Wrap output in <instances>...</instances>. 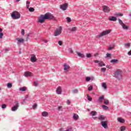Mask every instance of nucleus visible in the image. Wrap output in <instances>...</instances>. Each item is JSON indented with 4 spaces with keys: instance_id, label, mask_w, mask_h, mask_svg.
Returning <instances> with one entry per match:
<instances>
[{
    "instance_id": "f257e3e1",
    "label": "nucleus",
    "mask_w": 131,
    "mask_h": 131,
    "mask_svg": "<svg viewBox=\"0 0 131 131\" xmlns=\"http://www.w3.org/2000/svg\"><path fill=\"white\" fill-rule=\"evenodd\" d=\"M56 17L54 16L53 14L51 13H47L45 14L41 15L38 18V22L39 23L42 24L45 22V20H55Z\"/></svg>"
},
{
    "instance_id": "f03ea898",
    "label": "nucleus",
    "mask_w": 131,
    "mask_h": 131,
    "mask_svg": "<svg viewBox=\"0 0 131 131\" xmlns=\"http://www.w3.org/2000/svg\"><path fill=\"white\" fill-rule=\"evenodd\" d=\"M11 17L12 19H14V20H16L17 19H20L21 17V14L17 11H14L11 14Z\"/></svg>"
},
{
    "instance_id": "7ed1b4c3",
    "label": "nucleus",
    "mask_w": 131,
    "mask_h": 131,
    "mask_svg": "<svg viewBox=\"0 0 131 131\" xmlns=\"http://www.w3.org/2000/svg\"><path fill=\"white\" fill-rule=\"evenodd\" d=\"M111 32V30H106L105 31H103L100 34L98 35L97 36V37L98 38H100V37H102V36H104L105 35H107V34H109Z\"/></svg>"
},
{
    "instance_id": "20e7f679",
    "label": "nucleus",
    "mask_w": 131,
    "mask_h": 131,
    "mask_svg": "<svg viewBox=\"0 0 131 131\" xmlns=\"http://www.w3.org/2000/svg\"><path fill=\"white\" fill-rule=\"evenodd\" d=\"M62 27H59L57 28L55 32H54V36H58V35H60L62 33Z\"/></svg>"
},
{
    "instance_id": "39448f33",
    "label": "nucleus",
    "mask_w": 131,
    "mask_h": 131,
    "mask_svg": "<svg viewBox=\"0 0 131 131\" xmlns=\"http://www.w3.org/2000/svg\"><path fill=\"white\" fill-rule=\"evenodd\" d=\"M115 76L118 79H121L122 78V75L121 74V71H117L115 73Z\"/></svg>"
},
{
    "instance_id": "423d86ee",
    "label": "nucleus",
    "mask_w": 131,
    "mask_h": 131,
    "mask_svg": "<svg viewBox=\"0 0 131 131\" xmlns=\"http://www.w3.org/2000/svg\"><path fill=\"white\" fill-rule=\"evenodd\" d=\"M14 104L15 105L11 108V111L13 112L17 111L18 108H19V102H18V101H15Z\"/></svg>"
},
{
    "instance_id": "0eeeda50",
    "label": "nucleus",
    "mask_w": 131,
    "mask_h": 131,
    "mask_svg": "<svg viewBox=\"0 0 131 131\" xmlns=\"http://www.w3.org/2000/svg\"><path fill=\"white\" fill-rule=\"evenodd\" d=\"M68 7V4L64 3V4L60 5V8L62 11H66L67 10Z\"/></svg>"
},
{
    "instance_id": "6e6552de",
    "label": "nucleus",
    "mask_w": 131,
    "mask_h": 131,
    "mask_svg": "<svg viewBox=\"0 0 131 131\" xmlns=\"http://www.w3.org/2000/svg\"><path fill=\"white\" fill-rule=\"evenodd\" d=\"M103 11L105 13H109L110 12V8L106 6H103Z\"/></svg>"
},
{
    "instance_id": "1a4fd4ad",
    "label": "nucleus",
    "mask_w": 131,
    "mask_h": 131,
    "mask_svg": "<svg viewBox=\"0 0 131 131\" xmlns=\"http://www.w3.org/2000/svg\"><path fill=\"white\" fill-rule=\"evenodd\" d=\"M101 124L104 128H107L108 127V124L107 123V121H101Z\"/></svg>"
},
{
    "instance_id": "9d476101",
    "label": "nucleus",
    "mask_w": 131,
    "mask_h": 131,
    "mask_svg": "<svg viewBox=\"0 0 131 131\" xmlns=\"http://www.w3.org/2000/svg\"><path fill=\"white\" fill-rule=\"evenodd\" d=\"M56 94L57 95H61L62 94V88L61 86H58L56 89Z\"/></svg>"
},
{
    "instance_id": "9b49d317",
    "label": "nucleus",
    "mask_w": 131,
    "mask_h": 131,
    "mask_svg": "<svg viewBox=\"0 0 131 131\" xmlns=\"http://www.w3.org/2000/svg\"><path fill=\"white\" fill-rule=\"evenodd\" d=\"M24 76L26 77H28L29 76H32V73H31L29 71L25 72V74H24Z\"/></svg>"
},
{
    "instance_id": "f8f14e48",
    "label": "nucleus",
    "mask_w": 131,
    "mask_h": 131,
    "mask_svg": "<svg viewBox=\"0 0 131 131\" xmlns=\"http://www.w3.org/2000/svg\"><path fill=\"white\" fill-rule=\"evenodd\" d=\"M36 57H35V55L32 54L31 57V62H36Z\"/></svg>"
},
{
    "instance_id": "ddd939ff",
    "label": "nucleus",
    "mask_w": 131,
    "mask_h": 131,
    "mask_svg": "<svg viewBox=\"0 0 131 131\" xmlns=\"http://www.w3.org/2000/svg\"><path fill=\"white\" fill-rule=\"evenodd\" d=\"M121 26H122V27L123 29H124V30H128V26H127L125 24H123L122 25H121Z\"/></svg>"
},
{
    "instance_id": "4468645a",
    "label": "nucleus",
    "mask_w": 131,
    "mask_h": 131,
    "mask_svg": "<svg viewBox=\"0 0 131 131\" xmlns=\"http://www.w3.org/2000/svg\"><path fill=\"white\" fill-rule=\"evenodd\" d=\"M108 20L110 21H116V20H117V18H116V17H115V16H110L109 18H108Z\"/></svg>"
},
{
    "instance_id": "2eb2a0df",
    "label": "nucleus",
    "mask_w": 131,
    "mask_h": 131,
    "mask_svg": "<svg viewBox=\"0 0 131 131\" xmlns=\"http://www.w3.org/2000/svg\"><path fill=\"white\" fill-rule=\"evenodd\" d=\"M41 115L43 116V117H48V116H49V113L47 112H43L41 113Z\"/></svg>"
},
{
    "instance_id": "dca6fc26",
    "label": "nucleus",
    "mask_w": 131,
    "mask_h": 131,
    "mask_svg": "<svg viewBox=\"0 0 131 131\" xmlns=\"http://www.w3.org/2000/svg\"><path fill=\"white\" fill-rule=\"evenodd\" d=\"M16 40H17L18 42H19V43H23V42H24V39L23 38H17Z\"/></svg>"
},
{
    "instance_id": "f3484780",
    "label": "nucleus",
    "mask_w": 131,
    "mask_h": 131,
    "mask_svg": "<svg viewBox=\"0 0 131 131\" xmlns=\"http://www.w3.org/2000/svg\"><path fill=\"white\" fill-rule=\"evenodd\" d=\"M103 100H104V95H102V96H100L98 98V102H99V103H102V102H103Z\"/></svg>"
},
{
    "instance_id": "a211bd4d",
    "label": "nucleus",
    "mask_w": 131,
    "mask_h": 131,
    "mask_svg": "<svg viewBox=\"0 0 131 131\" xmlns=\"http://www.w3.org/2000/svg\"><path fill=\"white\" fill-rule=\"evenodd\" d=\"M118 121H119L120 123H124V122H125V120L121 118H118Z\"/></svg>"
},
{
    "instance_id": "6ab92c4d",
    "label": "nucleus",
    "mask_w": 131,
    "mask_h": 131,
    "mask_svg": "<svg viewBox=\"0 0 131 131\" xmlns=\"http://www.w3.org/2000/svg\"><path fill=\"white\" fill-rule=\"evenodd\" d=\"M64 67V70H67L70 68V66L69 65L67 64V63H64L63 64Z\"/></svg>"
},
{
    "instance_id": "aec40b11",
    "label": "nucleus",
    "mask_w": 131,
    "mask_h": 131,
    "mask_svg": "<svg viewBox=\"0 0 131 131\" xmlns=\"http://www.w3.org/2000/svg\"><path fill=\"white\" fill-rule=\"evenodd\" d=\"M98 119H99V120H101V121H103V120H105V117L102 115H100L98 117Z\"/></svg>"
},
{
    "instance_id": "412c9836",
    "label": "nucleus",
    "mask_w": 131,
    "mask_h": 131,
    "mask_svg": "<svg viewBox=\"0 0 131 131\" xmlns=\"http://www.w3.org/2000/svg\"><path fill=\"white\" fill-rule=\"evenodd\" d=\"M97 114H98V113L96 111H92L90 113V115H91V116H96Z\"/></svg>"
},
{
    "instance_id": "4be33fe9",
    "label": "nucleus",
    "mask_w": 131,
    "mask_h": 131,
    "mask_svg": "<svg viewBox=\"0 0 131 131\" xmlns=\"http://www.w3.org/2000/svg\"><path fill=\"white\" fill-rule=\"evenodd\" d=\"M77 54L78 57H80V58H85V57L83 54L80 53V52H77Z\"/></svg>"
},
{
    "instance_id": "5701e85b",
    "label": "nucleus",
    "mask_w": 131,
    "mask_h": 131,
    "mask_svg": "<svg viewBox=\"0 0 131 131\" xmlns=\"http://www.w3.org/2000/svg\"><path fill=\"white\" fill-rule=\"evenodd\" d=\"M69 30H70V31H72V32H74V31H76V27H74L70 28L69 29Z\"/></svg>"
},
{
    "instance_id": "b1692460",
    "label": "nucleus",
    "mask_w": 131,
    "mask_h": 131,
    "mask_svg": "<svg viewBox=\"0 0 131 131\" xmlns=\"http://www.w3.org/2000/svg\"><path fill=\"white\" fill-rule=\"evenodd\" d=\"M78 115L76 114H74L73 115V119H74V120H77V119H78Z\"/></svg>"
},
{
    "instance_id": "393cba45",
    "label": "nucleus",
    "mask_w": 131,
    "mask_h": 131,
    "mask_svg": "<svg viewBox=\"0 0 131 131\" xmlns=\"http://www.w3.org/2000/svg\"><path fill=\"white\" fill-rule=\"evenodd\" d=\"M113 49H114V45H110L108 48V51H112V50H113Z\"/></svg>"
},
{
    "instance_id": "a878e982",
    "label": "nucleus",
    "mask_w": 131,
    "mask_h": 131,
    "mask_svg": "<svg viewBox=\"0 0 131 131\" xmlns=\"http://www.w3.org/2000/svg\"><path fill=\"white\" fill-rule=\"evenodd\" d=\"M111 63H113L114 64L118 63V59H112L111 60Z\"/></svg>"
},
{
    "instance_id": "bb28decb",
    "label": "nucleus",
    "mask_w": 131,
    "mask_h": 131,
    "mask_svg": "<svg viewBox=\"0 0 131 131\" xmlns=\"http://www.w3.org/2000/svg\"><path fill=\"white\" fill-rule=\"evenodd\" d=\"M102 107L104 110H108L109 109V107L105 105H102Z\"/></svg>"
},
{
    "instance_id": "cd10ccee",
    "label": "nucleus",
    "mask_w": 131,
    "mask_h": 131,
    "mask_svg": "<svg viewBox=\"0 0 131 131\" xmlns=\"http://www.w3.org/2000/svg\"><path fill=\"white\" fill-rule=\"evenodd\" d=\"M19 91H20V92H25V91H26V88L25 87H22L19 88Z\"/></svg>"
},
{
    "instance_id": "c85d7f7f",
    "label": "nucleus",
    "mask_w": 131,
    "mask_h": 131,
    "mask_svg": "<svg viewBox=\"0 0 131 131\" xmlns=\"http://www.w3.org/2000/svg\"><path fill=\"white\" fill-rule=\"evenodd\" d=\"M120 131H124L125 130V126H122L120 127Z\"/></svg>"
},
{
    "instance_id": "c756f323",
    "label": "nucleus",
    "mask_w": 131,
    "mask_h": 131,
    "mask_svg": "<svg viewBox=\"0 0 131 131\" xmlns=\"http://www.w3.org/2000/svg\"><path fill=\"white\" fill-rule=\"evenodd\" d=\"M29 5H30V2L27 1L26 7H27V9H29Z\"/></svg>"
},
{
    "instance_id": "7c9ffc66",
    "label": "nucleus",
    "mask_w": 131,
    "mask_h": 131,
    "mask_svg": "<svg viewBox=\"0 0 131 131\" xmlns=\"http://www.w3.org/2000/svg\"><path fill=\"white\" fill-rule=\"evenodd\" d=\"M78 92H79V91L77 89H75V90H73V94H78Z\"/></svg>"
},
{
    "instance_id": "2f4dec72",
    "label": "nucleus",
    "mask_w": 131,
    "mask_h": 131,
    "mask_svg": "<svg viewBox=\"0 0 131 131\" xmlns=\"http://www.w3.org/2000/svg\"><path fill=\"white\" fill-rule=\"evenodd\" d=\"M1 107L2 108V109H6V108H7V104H3L2 105Z\"/></svg>"
},
{
    "instance_id": "473e14b6",
    "label": "nucleus",
    "mask_w": 131,
    "mask_h": 131,
    "mask_svg": "<svg viewBox=\"0 0 131 131\" xmlns=\"http://www.w3.org/2000/svg\"><path fill=\"white\" fill-rule=\"evenodd\" d=\"M29 12H34V8L33 7H30L29 8Z\"/></svg>"
},
{
    "instance_id": "72a5a7b5",
    "label": "nucleus",
    "mask_w": 131,
    "mask_h": 131,
    "mask_svg": "<svg viewBox=\"0 0 131 131\" xmlns=\"http://www.w3.org/2000/svg\"><path fill=\"white\" fill-rule=\"evenodd\" d=\"M104 104H105V105H108V104H109V100L107 99L104 100Z\"/></svg>"
},
{
    "instance_id": "f704fd0d",
    "label": "nucleus",
    "mask_w": 131,
    "mask_h": 131,
    "mask_svg": "<svg viewBox=\"0 0 131 131\" xmlns=\"http://www.w3.org/2000/svg\"><path fill=\"white\" fill-rule=\"evenodd\" d=\"M12 83H8V84H7V88H8V89H11V88H12Z\"/></svg>"
},
{
    "instance_id": "c9c22d12",
    "label": "nucleus",
    "mask_w": 131,
    "mask_h": 131,
    "mask_svg": "<svg viewBox=\"0 0 131 131\" xmlns=\"http://www.w3.org/2000/svg\"><path fill=\"white\" fill-rule=\"evenodd\" d=\"M119 20V23L120 24V25H122L123 24H124V23H123V22L122 21V20L120 19H118Z\"/></svg>"
},
{
    "instance_id": "e433bc0d",
    "label": "nucleus",
    "mask_w": 131,
    "mask_h": 131,
    "mask_svg": "<svg viewBox=\"0 0 131 131\" xmlns=\"http://www.w3.org/2000/svg\"><path fill=\"white\" fill-rule=\"evenodd\" d=\"M92 78H91L90 77H86L85 78V80L86 81H90V80H91Z\"/></svg>"
},
{
    "instance_id": "4c0bfd02",
    "label": "nucleus",
    "mask_w": 131,
    "mask_h": 131,
    "mask_svg": "<svg viewBox=\"0 0 131 131\" xmlns=\"http://www.w3.org/2000/svg\"><path fill=\"white\" fill-rule=\"evenodd\" d=\"M88 91H89L90 92H91V91H93V85H90L88 88Z\"/></svg>"
},
{
    "instance_id": "58836bf2",
    "label": "nucleus",
    "mask_w": 131,
    "mask_h": 131,
    "mask_svg": "<svg viewBox=\"0 0 131 131\" xmlns=\"http://www.w3.org/2000/svg\"><path fill=\"white\" fill-rule=\"evenodd\" d=\"M87 99L88 100V101H91L92 99V97L90 96H89V95H87Z\"/></svg>"
},
{
    "instance_id": "ea45409f",
    "label": "nucleus",
    "mask_w": 131,
    "mask_h": 131,
    "mask_svg": "<svg viewBox=\"0 0 131 131\" xmlns=\"http://www.w3.org/2000/svg\"><path fill=\"white\" fill-rule=\"evenodd\" d=\"M86 56L88 58H91V57H92V54H91V53H86Z\"/></svg>"
},
{
    "instance_id": "a19ab883",
    "label": "nucleus",
    "mask_w": 131,
    "mask_h": 131,
    "mask_svg": "<svg viewBox=\"0 0 131 131\" xmlns=\"http://www.w3.org/2000/svg\"><path fill=\"white\" fill-rule=\"evenodd\" d=\"M102 87L104 88V89H107V85H106L105 83H102Z\"/></svg>"
},
{
    "instance_id": "79ce46f5",
    "label": "nucleus",
    "mask_w": 131,
    "mask_h": 131,
    "mask_svg": "<svg viewBox=\"0 0 131 131\" xmlns=\"http://www.w3.org/2000/svg\"><path fill=\"white\" fill-rule=\"evenodd\" d=\"M67 22L70 23L71 21V18L70 17H67Z\"/></svg>"
},
{
    "instance_id": "37998d69",
    "label": "nucleus",
    "mask_w": 131,
    "mask_h": 131,
    "mask_svg": "<svg viewBox=\"0 0 131 131\" xmlns=\"http://www.w3.org/2000/svg\"><path fill=\"white\" fill-rule=\"evenodd\" d=\"M111 57V54L107 53L105 58H110Z\"/></svg>"
},
{
    "instance_id": "c03bdc74",
    "label": "nucleus",
    "mask_w": 131,
    "mask_h": 131,
    "mask_svg": "<svg viewBox=\"0 0 131 131\" xmlns=\"http://www.w3.org/2000/svg\"><path fill=\"white\" fill-rule=\"evenodd\" d=\"M98 65L100 67H103V66H105V63H98Z\"/></svg>"
},
{
    "instance_id": "a18cd8bd",
    "label": "nucleus",
    "mask_w": 131,
    "mask_h": 131,
    "mask_svg": "<svg viewBox=\"0 0 131 131\" xmlns=\"http://www.w3.org/2000/svg\"><path fill=\"white\" fill-rule=\"evenodd\" d=\"M101 71H102V72H105L106 71V68H102L101 69Z\"/></svg>"
},
{
    "instance_id": "49530a36",
    "label": "nucleus",
    "mask_w": 131,
    "mask_h": 131,
    "mask_svg": "<svg viewBox=\"0 0 131 131\" xmlns=\"http://www.w3.org/2000/svg\"><path fill=\"white\" fill-rule=\"evenodd\" d=\"M21 35H25V30H24V29L21 30Z\"/></svg>"
},
{
    "instance_id": "de8ad7c7",
    "label": "nucleus",
    "mask_w": 131,
    "mask_h": 131,
    "mask_svg": "<svg viewBox=\"0 0 131 131\" xmlns=\"http://www.w3.org/2000/svg\"><path fill=\"white\" fill-rule=\"evenodd\" d=\"M34 84L35 86H37V85H38V81L34 82Z\"/></svg>"
},
{
    "instance_id": "09e8293b",
    "label": "nucleus",
    "mask_w": 131,
    "mask_h": 131,
    "mask_svg": "<svg viewBox=\"0 0 131 131\" xmlns=\"http://www.w3.org/2000/svg\"><path fill=\"white\" fill-rule=\"evenodd\" d=\"M36 107H37V104L36 103L34 104V105H33V109H35Z\"/></svg>"
},
{
    "instance_id": "8fccbe9b",
    "label": "nucleus",
    "mask_w": 131,
    "mask_h": 131,
    "mask_svg": "<svg viewBox=\"0 0 131 131\" xmlns=\"http://www.w3.org/2000/svg\"><path fill=\"white\" fill-rule=\"evenodd\" d=\"M69 52L70 53H71V54H72V53H73V50H72V49L69 48Z\"/></svg>"
},
{
    "instance_id": "3c124183",
    "label": "nucleus",
    "mask_w": 131,
    "mask_h": 131,
    "mask_svg": "<svg viewBox=\"0 0 131 131\" xmlns=\"http://www.w3.org/2000/svg\"><path fill=\"white\" fill-rule=\"evenodd\" d=\"M58 43L60 46H62V45H63V42H62L61 40H59Z\"/></svg>"
},
{
    "instance_id": "603ef678",
    "label": "nucleus",
    "mask_w": 131,
    "mask_h": 131,
    "mask_svg": "<svg viewBox=\"0 0 131 131\" xmlns=\"http://www.w3.org/2000/svg\"><path fill=\"white\" fill-rule=\"evenodd\" d=\"M3 36H4V33L0 32V38H3Z\"/></svg>"
},
{
    "instance_id": "864d4df0",
    "label": "nucleus",
    "mask_w": 131,
    "mask_h": 131,
    "mask_svg": "<svg viewBox=\"0 0 131 131\" xmlns=\"http://www.w3.org/2000/svg\"><path fill=\"white\" fill-rule=\"evenodd\" d=\"M4 53H8L9 52V49H6L3 50Z\"/></svg>"
},
{
    "instance_id": "5fc2aeb1",
    "label": "nucleus",
    "mask_w": 131,
    "mask_h": 131,
    "mask_svg": "<svg viewBox=\"0 0 131 131\" xmlns=\"http://www.w3.org/2000/svg\"><path fill=\"white\" fill-rule=\"evenodd\" d=\"M117 16H123V14H122V13H118V14H117Z\"/></svg>"
},
{
    "instance_id": "6e6d98bb",
    "label": "nucleus",
    "mask_w": 131,
    "mask_h": 131,
    "mask_svg": "<svg viewBox=\"0 0 131 131\" xmlns=\"http://www.w3.org/2000/svg\"><path fill=\"white\" fill-rule=\"evenodd\" d=\"M61 109H62V106H58V111H60Z\"/></svg>"
},
{
    "instance_id": "4d7b16f0",
    "label": "nucleus",
    "mask_w": 131,
    "mask_h": 131,
    "mask_svg": "<svg viewBox=\"0 0 131 131\" xmlns=\"http://www.w3.org/2000/svg\"><path fill=\"white\" fill-rule=\"evenodd\" d=\"M125 46L126 47H130V44L129 43H126L125 45Z\"/></svg>"
},
{
    "instance_id": "13d9d810",
    "label": "nucleus",
    "mask_w": 131,
    "mask_h": 131,
    "mask_svg": "<svg viewBox=\"0 0 131 131\" xmlns=\"http://www.w3.org/2000/svg\"><path fill=\"white\" fill-rule=\"evenodd\" d=\"M127 54L128 56H131V50H130V51H129Z\"/></svg>"
},
{
    "instance_id": "bf43d9fd",
    "label": "nucleus",
    "mask_w": 131,
    "mask_h": 131,
    "mask_svg": "<svg viewBox=\"0 0 131 131\" xmlns=\"http://www.w3.org/2000/svg\"><path fill=\"white\" fill-rule=\"evenodd\" d=\"M43 42H45V43H47V42H48V40H43Z\"/></svg>"
},
{
    "instance_id": "052dcab7",
    "label": "nucleus",
    "mask_w": 131,
    "mask_h": 131,
    "mask_svg": "<svg viewBox=\"0 0 131 131\" xmlns=\"http://www.w3.org/2000/svg\"><path fill=\"white\" fill-rule=\"evenodd\" d=\"M67 103H68V105L70 104V101L69 100H68Z\"/></svg>"
},
{
    "instance_id": "680f3d73",
    "label": "nucleus",
    "mask_w": 131,
    "mask_h": 131,
    "mask_svg": "<svg viewBox=\"0 0 131 131\" xmlns=\"http://www.w3.org/2000/svg\"><path fill=\"white\" fill-rule=\"evenodd\" d=\"M95 63H99V60H94Z\"/></svg>"
},
{
    "instance_id": "e2e57ef3",
    "label": "nucleus",
    "mask_w": 131,
    "mask_h": 131,
    "mask_svg": "<svg viewBox=\"0 0 131 131\" xmlns=\"http://www.w3.org/2000/svg\"><path fill=\"white\" fill-rule=\"evenodd\" d=\"M93 118L95 120L97 119V117H94Z\"/></svg>"
},
{
    "instance_id": "0e129e2a",
    "label": "nucleus",
    "mask_w": 131,
    "mask_h": 131,
    "mask_svg": "<svg viewBox=\"0 0 131 131\" xmlns=\"http://www.w3.org/2000/svg\"><path fill=\"white\" fill-rule=\"evenodd\" d=\"M0 32H3V29L0 28Z\"/></svg>"
},
{
    "instance_id": "69168bd1",
    "label": "nucleus",
    "mask_w": 131,
    "mask_h": 131,
    "mask_svg": "<svg viewBox=\"0 0 131 131\" xmlns=\"http://www.w3.org/2000/svg\"><path fill=\"white\" fill-rule=\"evenodd\" d=\"M19 54H22V52L21 51V50H19Z\"/></svg>"
},
{
    "instance_id": "338daca9",
    "label": "nucleus",
    "mask_w": 131,
    "mask_h": 131,
    "mask_svg": "<svg viewBox=\"0 0 131 131\" xmlns=\"http://www.w3.org/2000/svg\"><path fill=\"white\" fill-rule=\"evenodd\" d=\"M16 2H20V0H16Z\"/></svg>"
},
{
    "instance_id": "774afa93",
    "label": "nucleus",
    "mask_w": 131,
    "mask_h": 131,
    "mask_svg": "<svg viewBox=\"0 0 131 131\" xmlns=\"http://www.w3.org/2000/svg\"><path fill=\"white\" fill-rule=\"evenodd\" d=\"M26 99H27V98H26L25 99V100H26Z\"/></svg>"
}]
</instances>
